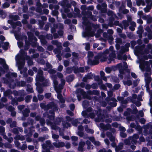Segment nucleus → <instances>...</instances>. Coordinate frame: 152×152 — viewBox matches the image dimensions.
<instances>
[{
    "label": "nucleus",
    "mask_w": 152,
    "mask_h": 152,
    "mask_svg": "<svg viewBox=\"0 0 152 152\" xmlns=\"http://www.w3.org/2000/svg\"><path fill=\"white\" fill-rule=\"evenodd\" d=\"M100 54L102 57L101 59L102 61H107L108 60V63H110L111 61L115 57V52L113 50V48L112 46L110 47L109 49L106 50L102 54L101 53Z\"/></svg>",
    "instance_id": "f257e3e1"
},
{
    "label": "nucleus",
    "mask_w": 152,
    "mask_h": 152,
    "mask_svg": "<svg viewBox=\"0 0 152 152\" xmlns=\"http://www.w3.org/2000/svg\"><path fill=\"white\" fill-rule=\"evenodd\" d=\"M51 78L53 80V83L55 85L54 88L55 89L58 94L57 97L58 98L60 99V101L62 103H64L65 102V100L62 98V95L60 94L61 92V90L63 88V86H61L59 89L56 87V86L58 84V82L56 80V76L54 75H52L51 76Z\"/></svg>",
    "instance_id": "f03ea898"
},
{
    "label": "nucleus",
    "mask_w": 152,
    "mask_h": 152,
    "mask_svg": "<svg viewBox=\"0 0 152 152\" xmlns=\"http://www.w3.org/2000/svg\"><path fill=\"white\" fill-rule=\"evenodd\" d=\"M21 56L20 57L17 56L16 57L17 64L18 69L20 70L23 67L25 64V62L24 60L22 61L21 59H23L24 58V56H26V54L23 50H21Z\"/></svg>",
    "instance_id": "7ed1b4c3"
},
{
    "label": "nucleus",
    "mask_w": 152,
    "mask_h": 152,
    "mask_svg": "<svg viewBox=\"0 0 152 152\" xmlns=\"http://www.w3.org/2000/svg\"><path fill=\"white\" fill-rule=\"evenodd\" d=\"M91 111V108H89L88 109L87 111H83L82 112V115L84 117H87L89 115L91 118H93L95 117L94 113H96V111H93V112L90 113H89V112Z\"/></svg>",
    "instance_id": "20e7f679"
},
{
    "label": "nucleus",
    "mask_w": 152,
    "mask_h": 152,
    "mask_svg": "<svg viewBox=\"0 0 152 152\" xmlns=\"http://www.w3.org/2000/svg\"><path fill=\"white\" fill-rule=\"evenodd\" d=\"M149 63L148 61H144L143 63H140L139 66L142 70H144L145 69L147 71H149L150 69L149 67Z\"/></svg>",
    "instance_id": "39448f33"
},
{
    "label": "nucleus",
    "mask_w": 152,
    "mask_h": 152,
    "mask_svg": "<svg viewBox=\"0 0 152 152\" xmlns=\"http://www.w3.org/2000/svg\"><path fill=\"white\" fill-rule=\"evenodd\" d=\"M91 29V27L90 25H88V26L86 28V32L83 33V37H85L86 36H93L94 33L93 32H90V31Z\"/></svg>",
    "instance_id": "423d86ee"
},
{
    "label": "nucleus",
    "mask_w": 152,
    "mask_h": 152,
    "mask_svg": "<svg viewBox=\"0 0 152 152\" xmlns=\"http://www.w3.org/2000/svg\"><path fill=\"white\" fill-rule=\"evenodd\" d=\"M42 71L41 70L39 69L38 72V74L37 76V78L38 80L40 81H42L44 80V78L42 76Z\"/></svg>",
    "instance_id": "0eeeda50"
},
{
    "label": "nucleus",
    "mask_w": 152,
    "mask_h": 152,
    "mask_svg": "<svg viewBox=\"0 0 152 152\" xmlns=\"http://www.w3.org/2000/svg\"><path fill=\"white\" fill-rule=\"evenodd\" d=\"M99 58V56H97L95 58V59L92 61H91L90 60H89V63L91 64L96 65L99 63L98 59Z\"/></svg>",
    "instance_id": "6e6552de"
},
{
    "label": "nucleus",
    "mask_w": 152,
    "mask_h": 152,
    "mask_svg": "<svg viewBox=\"0 0 152 152\" xmlns=\"http://www.w3.org/2000/svg\"><path fill=\"white\" fill-rule=\"evenodd\" d=\"M53 144L57 148L61 147L64 145V143L63 142H54Z\"/></svg>",
    "instance_id": "1a4fd4ad"
},
{
    "label": "nucleus",
    "mask_w": 152,
    "mask_h": 152,
    "mask_svg": "<svg viewBox=\"0 0 152 152\" xmlns=\"http://www.w3.org/2000/svg\"><path fill=\"white\" fill-rule=\"evenodd\" d=\"M85 143L84 142H80L79 144V146L78 148V150L80 151H83V147L85 145Z\"/></svg>",
    "instance_id": "9d476101"
},
{
    "label": "nucleus",
    "mask_w": 152,
    "mask_h": 152,
    "mask_svg": "<svg viewBox=\"0 0 152 152\" xmlns=\"http://www.w3.org/2000/svg\"><path fill=\"white\" fill-rule=\"evenodd\" d=\"M100 126L102 128L105 130L109 129L110 127V125L107 124L106 126H104L102 124H101Z\"/></svg>",
    "instance_id": "9b49d317"
},
{
    "label": "nucleus",
    "mask_w": 152,
    "mask_h": 152,
    "mask_svg": "<svg viewBox=\"0 0 152 152\" xmlns=\"http://www.w3.org/2000/svg\"><path fill=\"white\" fill-rule=\"evenodd\" d=\"M89 139L95 145L98 146L100 145V142L98 141H95V139L94 137H90Z\"/></svg>",
    "instance_id": "f8f14e48"
},
{
    "label": "nucleus",
    "mask_w": 152,
    "mask_h": 152,
    "mask_svg": "<svg viewBox=\"0 0 152 152\" xmlns=\"http://www.w3.org/2000/svg\"><path fill=\"white\" fill-rule=\"evenodd\" d=\"M92 77V75L91 74H88L86 76L83 78V80L84 82H86L87 81L88 79H91Z\"/></svg>",
    "instance_id": "ddd939ff"
},
{
    "label": "nucleus",
    "mask_w": 152,
    "mask_h": 152,
    "mask_svg": "<svg viewBox=\"0 0 152 152\" xmlns=\"http://www.w3.org/2000/svg\"><path fill=\"white\" fill-rule=\"evenodd\" d=\"M138 6H140V5L142 6L145 5V4L144 1L142 0H138L136 2Z\"/></svg>",
    "instance_id": "4468645a"
},
{
    "label": "nucleus",
    "mask_w": 152,
    "mask_h": 152,
    "mask_svg": "<svg viewBox=\"0 0 152 152\" xmlns=\"http://www.w3.org/2000/svg\"><path fill=\"white\" fill-rule=\"evenodd\" d=\"M101 112L100 110H99L97 112V114H98V118H96L95 120L96 121L99 122L101 121V119L99 118L101 116Z\"/></svg>",
    "instance_id": "2eb2a0df"
},
{
    "label": "nucleus",
    "mask_w": 152,
    "mask_h": 152,
    "mask_svg": "<svg viewBox=\"0 0 152 152\" xmlns=\"http://www.w3.org/2000/svg\"><path fill=\"white\" fill-rule=\"evenodd\" d=\"M26 59L28 60V65H31L33 64V62L31 59L29 57L26 56Z\"/></svg>",
    "instance_id": "dca6fc26"
},
{
    "label": "nucleus",
    "mask_w": 152,
    "mask_h": 152,
    "mask_svg": "<svg viewBox=\"0 0 152 152\" xmlns=\"http://www.w3.org/2000/svg\"><path fill=\"white\" fill-rule=\"evenodd\" d=\"M123 148V144L122 143H120L118 146L116 147L115 150L116 151H118L119 150L122 149Z\"/></svg>",
    "instance_id": "f3484780"
},
{
    "label": "nucleus",
    "mask_w": 152,
    "mask_h": 152,
    "mask_svg": "<svg viewBox=\"0 0 152 152\" xmlns=\"http://www.w3.org/2000/svg\"><path fill=\"white\" fill-rule=\"evenodd\" d=\"M80 120V119H77L75 120V121H74L72 122V123L73 125L74 126H77L78 124H80V123L79 122V121Z\"/></svg>",
    "instance_id": "a211bd4d"
},
{
    "label": "nucleus",
    "mask_w": 152,
    "mask_h": 152,
    "mask_svg": "<svg viewBox=\"0 0 152 152\" xmlns=\"http://www.w3.org/2000/svg\"><path fill=\"white\" fill-rule=\"evenodd\" d=\"M62 124L64 127V128H67L68 127H69L70 126V123L65 122H63Z\"/></svg>",
    "instance_id": "6ab92c4d"
},
{
    "label": "nucleus",
    "mask_w": 152,
    "mask_h": 152,
    "mask_svg": "<svg viewBox=\"0 0 152 152\" xmlns=\"http://www.w3.org/2000/svg\"><path fill=\"white\" fill-rule=\"evenodd\" d=\"M15 139L17 140H25V137H23L20 136V135H17L15 137Z\"/></svg>",
    "instance_id": "aec40b11"
},
{
    "label": "nucleus",
    "mask_w": 152,
    "mask_h": 152,
    "mask_svg": "<svg viewBox=\"0 0 152 152\" xmlns=\"http://www.w3.org/2000/svg\"><path fill=\"white\" fill-rule=\"evenodd\" d=\"M29 113V110L28 109H26L24 110V112L23 113L24 116H27L28 115V113Z\"/></svg>",
    "instance_id": "412c9836"
},
{
    "label": "nucleus",
    "mask_w": 152,
    "mask_h": 152,
    "mask_svg": "<svg viewBox=\"0 0 152 152\" xmlns=\"http://www.w3.org/2000/svg\"><path fill=\"white\" fill-rule=\"evenodd\" d=\"M85 130L88 133H93L94 131L93 130L88 129L87 126H86L85 128Z\"/></svg>",
    "instance_id": "4be33fe9"
},
{
    "label": "nucleus",
    "mask_w": 152,
    "mask_h": 152,
    "mask_svg": "<svg viewBox=\"0 0 152 152\" xmlns=\"http://www.w3.org/2000/svg\"><path fill=\"white\" fill-rule=\"evenodd\" d=\"M52 43L54 44L55 45L58 47L61 46V44L60 43H59L57 41H52Z\"/></svg>",
    "instance_id": "5701e85b"
},
{
    "label": "nucleus",
    "mask_w": 152,
    "mask_h": 152,
    "mask_svg": "<svg viewBox=\"0 0 152 152\" xmlns=\"http://www.w3.org/2000/svg\"><path fill=\"white\" fill-rule=\"evenodd\" d=\"M113 67H107L105 69L106 72L107 73H110L112 70Z\"/></svg>",
    "instance_id": "b1692460"
},
{
    "label": "nucleus",
    "mask_w": 152,
    "mask_h": 152,
    "mask_svg": "<svg viewBox=\"0 0 152 152\" xmlns=\"http://www.w3.org/2000/svg\"><path fill=\"white\" fill-rule=\"evenodd\" d=\"M5 131L4 128L2 126L0 127V134L2 135Z\"/></svg>",
    "instance_id": "393cba45"
},
{
    "label": "nucleus",
    "mask_w": 152,
    "mask_h": 152,
    "mask_svg": "<svg viewBox=\"0 0 152 152\" xmlns=\"http://www.w3.org/2000/svg\"><path fill=\"white\" fill-rule=\"evenodd\" d=\"M37 90L38 92L39 93H42L43 91V90L42 88L39 86H37Z\"/></svg>",
    "instance_id": "a878e982"
},
{
    "label": "nucleus",
    "mask_w": 152,
    "mask_h": 152,
    "mask_svg": "<svg viewBox=\"0 0 152 152\" xmlns=\"http://www.w3.org/2000/svg\"><path fill=\"white\" fill-rule=\"evenodd\" d=\"M47 144L46 145L45 144L43 145V148L44 149H45L46 146H48L49 144H50V142L49 141H47L46 142Z\"/></svg>",
    "instance_id": "bb28decb"
},
{
    "label": "nucleus",
    "mask_w": 152,
    "mask_h": 152,
    "mask_svg": "<svg viewBox=\"0 0 152 152\" xmlns=\"http://www.w3.org/2000/svg\"><path fill=\"white\" fill-rule=\"evenodd\" d=\"M86 144L88 145V149H90L91 148H93L92 145H91L90 142L89 141H87L86 142Z\"/></svg>",
    "instance_id": "cd10ccee"
},
{
    "label": "nucleus",
    "mask_w": 152,
    "mask_h": 152,
    "mask_svg": "<svg viewBox=\"0 0 152 152\" xmlns=\"http://www.w3.org/2000/svg\"><path fill=\"white\" fill-rule=\"evenodd\" d=\"M124 83L125 85H127L128 86H129L132 84V82L130 80H128L127 82L124 81Z\"/></svg>",
    "instance_id": "c85d7f7f"
},
{
    "label": "nucleus",
    "mask_w": 152,
    "mask_h": 152,
    "mask_svg": "<svg viewBox=\"0 0 152 152\" xmlns=\"http://www.w3.org/2000/svg\"><path fill=\"white\" fill-rule=\"evenodd\" d=\"M63 53L65 54L64 56L66 58L69 57L71 56V54L68 52L66 53L65 52H63Z\"/></svg>",
    "instance_id": "c756f323"
},
{
    "label": "nucleus",
    "mask_w": 152,
    "mask_h": 152,
    "mask_svg": "<svg viewBox=\"0 0 152 152\" xmlns=\"http://www.w3.org/2000/svg\"><path fill=\"white\" fill-rule=\"evenodd\" d=\"M86 46H85V49L86 50H88L90 48V45L88 43H86L85 44Z\"/></svg>",
    "instance_id": "7c9ffc66"
},
{
    "label": "nucleus",
    "mask_w": 152,
    "mask_h": 152,
    "mask_svg": "<svg viewBox=\"0 0 152 152\" xmlns=\"http://www.w3.org/2000/svg\"><path fill=\"white\" fill-rule=\"evenodd\" d=\"M12 18L15 20H17L19 19V17L18 15H15L12 16Z\"/></svg>",
    "instance_id": "2f4dec72"
},
{
    "label": "nucleus",
    "mask_w": 152,
    "mask_h": 152,
    "mask_svg": "<svg viewBox=\"0 0 152 152\" xmlns=\"http://www.w3.org/2000/svg\"><path fill=\"white\" fill-rule=\"evenodd\" d=\"M151 8V7L147 6L146 8L144 9V10L145 12H148L149 11Z\"/></svg>",
    "instance_id": "473e14b6"
},
{
    "label": "nucleus",
    "mask_w": 152,
    "mask_h": 152,
    "mask_svg": "<svg viewBox=\"0 0 152 152\" xmlns=\"http://www.w3.org/2000/svg\"><path fill=\"white\" fill-rule=\"evenodd\" d=\"M122 67V64H118L116 66V67L117 68H118L119 69L120 72L121 73V71L120 70V69Z\"/></svg>",
    "instance_id": "72a5a7b5"
},
{
    "label": "nucleus",
    "mask_w": 152,
    "mask_h": 152,
    "mask_svg": "<svg viewBox=\"0 0 152 152\" xmlns=\"http://www.w3.org/2000/svg\"><path fill=\"white\" fill-rule=\"evenodd\" d=\"M10 6L9 4L7 3H5L3 5V6L4 8H7L9 7Z\"/></svg>",
    "instance_id": "f704fd0d"
},
{
    "label": "nucleus",
    "mask_w": 152,
    "mask_h": 152,
    "mask_svg": "<svg viewBox=\"0 0 152 152\" xmlns=\"http://www.w3.org/2000/svg\"><path fill=\"white\" fill-rule=\"evenodd\" d=\"M127 4L128 7H131L132 6V2L130 0H127Z\"/></svg>",
    "instance_id": "c9c22d12"
},
{
    "label": "nucleus",
    "mask_w": 152,
    "mask_h": 152,
    "mask_svg": "<svg viewBox=\"0 0 152 152\" xmlns=\"http://www.w3.org/2000/svg\"><path fill=\"white\" fill-rule=\"evenodd\" d=\"M10 126L11 127H13L15 126L16 125V123L15 121H13L12 123H10Z\"/></svg>",
    "instance_id": "e433bc0d"
},
{
    "label": "nucleus",
    "mask_w": 152,
    "mask_h": 152,
    "mask_svg": "<svg viewBox=\"0 0 152 152\" xmlns=\"http://www.w3.org/2000/svg\"><path fill=\"white\" fill-rule=\"evenodd\" d=\"M93 56V53L91 52H89L88 53V57H91Z\"/></svg>",
    "instance_id": "4c0bfd02"
},
{
    "label": "nucleus",
    "mask_w": 152,
    "mask_h": 152,
    "mask_svg": "<svg viewBox=\"0 0 152 152\" xmlns=\"http://www.w3.org/2000/svg\"><path fill=\"white\" fill-rule=\"evenodd\" d=\"M50 115H49V118H50L51 119H53L54 118V113L53 112H52L50 114Z\"/></svg>",
    "instance_id": "58836bf2"
},
{
    "label": "nucleus",
    "mask_w": 152,
    "mask_h": 152,
    "mask_svg": "<svg viewBox=\"0 0 152 152\" xmlns=\"http://www.w3.org/2000/svg\"><path fill=\"white\" fill-rule=\"evenodd\" d=\"M142 152H148V150L146 148L144 147L142 149Z\"/></svg>",
    "instance_id": "ea45409f"
},
{
    "label": "nucleus",
    "mask_w": 152,
    "mask_h": 152,
    "mask_svg": "<svg viewBox=\"0 0 152 152\" xmlns=\"http://www.w3.org/2000/svg\"><path fill=\"white\" fill-rule=\"evenodd\" d=\"M7 108L10 111H12L14 110V108L11 106Z\"/></svg>",
    "instance_id": "a19ab883"
},
{
    "label": "nucleus",
    "mask_w": 152,
    "mask_h": 152,
    "mask_svg": "<svg viewBox=\"0 0 152 152\" xmlns=\"http://www.w3.org/2000/svg\"><path fill=\"white\" fill-rule=\"evenodd\" d=\"M71 138L72 140L73 141H76L78 140L77 137L75 136H72V137Z\"/></svg>",
    "instance_id": "79ce46f5"
},
{
    "label": "nucleus",
    "mask_w": 152,
    "mask_h": 152,
    "mask_svg": "<svg viewBox=\"0 0 152 152\" xmlns=\"http://www.w3.org/2000/svg\"><path fill=\"white\" fill-rule=\"evenodd\" d=\"M139 32L140 33H141L142 32V27L141 26H140L138 27Z\"/></svg>",
    "instance_id": "37998d69"
},
{
    "label": "nucleus",
    "mask_w": 152,
    "mask_h": 152,
    "mask_svg": "<svg viewBox=\"0 0 152 152\" xmlns=\"http://www.w3.org/2000/svg\"><path fill=\"white\" fill-rule=\"evenodd\" d=\"M5 61L3 59L0 58V63L3 64H5Z\"/></svg>",
    "instance_id": "c03bdc74"
},
{
    "label": "nucleus",
    "mask_w": 152,
    "mask_h": 152,
    "mask_svg": "<svg viewBox=\"0 0 152 152\" xmlns=\"http://www.w3.org/2000/svg\"><path fill=\"white\" fill-rule=\"evenodd\" d=\"M44 96L42 95H38V98L39 100H41L43 99Z\"/></svg>",
    "instance_id": "a18cd8bd"
},
{
    "label": "nucleus",
    "mask_w": 152,
    "mask_h": 152,
    "mask_svg": "<svg viewBox=\"0 0 152 152\" xmlns=\"http://www.w3.org/2000/svg\"><path fill=\"white\" fill-rule=\"evenodd\" d=\"M69 61H65L64 62V65L66 66H68L69 64Z\"/></svg>",
    "instance_id": "49530a36"
},
{
    "label": "nucleus",
    "mask_w": 152,
    "mask_h": 152,
    "mask_svg": "<svg viewBox=\"0 0 152 152\" xmlns=\"http://www.w3.org/2000/svg\"><path fill=\"white\" fill-rule=\"evenodd\" d=\"M139 137V136L137 134H134L133 136V140H134L135 139H138Z\"/></svg>",
    "instance_id": "de8ad7c7"
},
{
    "label": "nucleus",
    "mask_w": 152,
    "mask_h": 152,
    "mask_svg": "<svg viewBox=\"0 0 152 152\" xmlns=\"http://www.w3.org/2000/svg\"><path fill=\"white\" fill-rule=\"evenodd\" d=\"M88 104L87 102L86 101H84L83 102V106L84 107H86V106H87Z\"/></svg>",
    "instance_id": "09e8293b"
},
{
    "label": "nucleus",
    "mask_w": 152,
    "mask_h": 152,
    "mask_svg": "<svg viewBox=\"0 0 152 152\" xmlns=\"http://www.w3.org/2000/svg\"><path fill=\"white\" fill-rule=\"evenodd\" d=\"M52 137L54 139H57L59 137V136L57 135L53 134Z\"/></svg>",
    "instance_id": "8fccbe9b"
},
{
    "label": "nucleus",
    "mask_w": 152,
    "mask_h": 152,
    "mask_svg": "<svg viewBox=\"0 0 152 152\" xmlns=\"http://www.w3.org/2000/svg\"><path fill=\"white\" fill-rule=\"evenodd\" d=\"M57 76L58 77L61 78L63 77V75L60 73H58L57 74Z\"/></svg>",
    "instance_id": "3c124183"
},
{
    "label": "nucleus",
    "mask_w": 152,
    "mask_h": 152,
    "mask_svg": "<svg viewBox=\"0 0 152 152\" xmlns=\"http://www.w3.org/2000/svg\"><path fill=\"white\" fill-rule=\"evenodd\" d=\"M63 68V66L62 65H59L58 68V70L59 71H61Z\"/></svg>",
    "instance_id": "603ef678"
},
{
    "label": "nucleus",
    "mask_w": 152,
    "mask_h": 152,
    "mask_svg": "<svg viewBox=\"0 0 152 152\" xmlns=\"http://www.w3.org/2000/svg\"><path fill=\"white\" fill-rule=\"evenodd\" d=\"M31 97L30 96H28L26 97V101L27 102H28L30 101V99Z\"/></svg>",
    "instance_id": "864d4df0"
},
{
    "label": "nucleus",
    "mask_w": 152,
    "mask_h": 152,
    "mask_svg": "<svg viewBox=\"0 0 152 152\" xmlns=\"http://www.w3.org/2000/svg\"><path fill=\"white\" fill-rule=\"evenodd\" d=\"M45 96L46 98H49L51 96V94L50 93L46 94H45Z\"/></svg>",
    "instance_id": "5fc2aeb1"
},
{
    "label": "nucleus",
    "mask_w": 152,
    "mask_h": 152,
    "mask_svg": "<svg viewBox=\"0 0 152 152\" xmlns=\"http://www.w3.org/2000/svg\"><path fill=\"white\" fill-rule=\"evenodd\" d=\"M28 148L30 150H32L34 149V147L33 146L29 145L28 147Z\"/></svg>",
    "instance_id": "6e6d98bb"
},
{
    "label": "nucleus",
    "mask_w": 152,
    "mask_h": 152,
    "mask_svg": "<svg viewBox=\"0 0 152 152\" xmlns=\"http://www.w3.org/2000/svg\"><path fill=\"white\" fill-rule=\"evenodd\" d=\"M145 1L147 3L150 4L152 6V2L150 0H145Z\"/></svg>",
    "instance_id": "4d7b16f0"
},
{
    "label": "nucleus",
    "mask_w": 152,
    "mask_h": 152,
    "mask_svg": "<svg viewBox=\"0 0 152 152\" xmlns=\"http://www.w3.org/2000/svg\"><path fill=\"white\" fill-rule=\"evenodd\" d=\"M56 72V71L53 69H50L49 71V73L51 74L55 73Z\"/></svg>",
    "instance_id": "13d9d810"
},
{
    "label": "nucleus",
    "mask_w": 152,
    "mask_h": 152,
    "mask_svg": "<svg viewBox=\"0 0 152 152\" xmlns=\"http://www.w3.org/2000/svg\"><path fill=\"white\" fill-rule=\"evenodd\" d=\"M104 141L105 143L107 145H109V140L107 139H105L104 140Z\"/></svg>",
    "instance_id": "bf43d9fd"
},
{
    "label": "nucleus",
    "mask_w": 152,
    "mask_h": 152,
    "mask_svg": "<svg viewBox=\"0 0 152 152\" xmlns=\"http://www.w3.org/2000/svg\"><path fill=\"white\" fill-rule=\"evenodd\" d=\"M70 107L71 110H73L74 109L75 105L73 104H71L70 106Z\"/></svg>",
    "instance_id": "052dcab7"
},
{
    "label": "nucleus",
    "mask_w": 152,
    "mask_h": 152,
    "mask_svg": "<svg viewBox=\"0 0 152 152\" xmlns=\"http://www.w3.org/2000/svg\"><path fill=\"white\" fill-rule=\"evenodd\" d=\"M123 95L124 97L127 96L128 95V92L126 91H125L123 94Z\"/></svg>",
    "instance_id": "680f3d73"
},
{
    "label": "nucleus",
    "mask_w": 152,
    "mask_h": 152,
    "mask_svg": "<svg viewBox=\"0 0 152 152\" xmlns=\"http://www.w3.org/2000/svg\"><path fill=\"white\" fill-rule=\"evenodd\" d=\"M69 45V43L68 42H66L65 43H64L63 44V45L64 47H67Z\"/></svg>",
    "instance_id": "e2e57ef3"
},
{
    "label": "nucleus",
    "mask_w": 152,
    "mask_h": 152,
    "mask_svg": "<svg viewBox=\"0 0 152 152\" xmlns=\"http://www.w3.org/2000/svg\"><path fill=\"white\" fill-rule=\"evenodd\" d=\"M130 24H131L130 26H133L134 27H135L136 26V24L134 22H131Z\"/></svg>",
    "instance_id": "0e129e2a"
},
{
    "label": "nucleus",
    "mask_w": 152,
    "mask_h": 152,
    "mask_svg": "<svg viewBox=\"0 0 152 152\" xmlns=\"http://www.w3.org/2000/svg\"><path fill=\"white\" fill-rule=\"evenodd\" d=\"M100 88L104 90H105L106 89V87L104 85H102L100 86Z\"/></svg>",
    "instance_id": "69168bd1"
},
{
    "label": "nucleus",
    "mask_w": 152,
    "mask_h": 152,
    "mask_svg": "<svg viewBox=\"0 0 152 152\" xmlns=\"http://www.w3.org/2000/svg\"><path fill=\"white\" fill-rule=\"evenodd\" d=\"M24 107V106L23 105H20L18 107V109L20 110H22Z\"/></svg>",
    "instance_id": "338daca9"
},
{
    "label": "nucleus",
    "mask_w": 152,
    "mask_h": 152,
    "mask_svg": "<svg viewBox=\"0 0 152 152\" xmlns=\"http://www.w3.org/2000/svg\"><path fill=\"white\" fill-rule=\"evenodd\" d=\"M140 122L142 124H144L145 122V120L143 118L140 119Z\"/></svg>",
    "instance_id": "774afa93"
}]
</instances>
